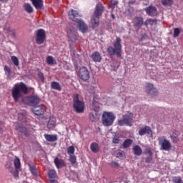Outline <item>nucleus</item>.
<instances>
[{
	"label": "nucleus",
	"mask_w": 183,
	"mask_h": 183,
	"mask_svg": "<svg viewBox=\"0 0 183 183\" xmlns=\"http://www.w3.org/2000/svg\"><path fill=\"white\" fill-rule=\"evenodd\" d=\"M22 94H28V87L24 82L15 84L14 88L11 90V95L14 102H18L19 98H22Z\"/></svg>",
	"instance_id": "obj_1"
},
{
	"label": "nucleus",
	"mask_w": 183,
	"mask_h": 183,
	"mask_svg": "<svg viewBox=\"0 0 183 183\" xmlns=\"http://www.w3.org/2000/svg\"><path fill=\"white\" fill-rule=\"evenodd\" d=\"M121 38L117 36L116 40L114 43V46H109L107 48V52L110 56H113V55H117L118 58H121L122 52V45H121Z\"/></svg>",
	"instance_id": "obj_2"
},
{
	"label": "nucleus",
	"mask_w": 183,
	"mask_h": 183,
	"mask_svg": "<svg viewBox=\"0 0 183 183\" xmlns=\"http://www.w3.org/2000/svg\"><path fill=\"white\" fill-rule=\"evenodd\" d=\"M103 11L104 6L101 3L97 4L94 11V16L91 20L93 29L99 26V16L102 15Z\"/></svg>",
	"instance_id": "obj_3"
},
{
	"label": "nucleus",
	"mask_w": 183,
	"mask_h": 183,
	"mask_svg": "<svg viewBox=\"0 0 183 183\" xmlns=\"http://www.w3.org/2000/svg\"><path fill=\"white\" fill-rule=\"evenodd\" d=\"M73 108L76 114H84L85 111V102L79 100V96L75 94L73 98Z\"/></svg>",
	"instance_id": "obj_4"
},
{
	"label": "nucleus",
	"mask_w": 183,
	"mask_h": 183,
	"mask_svg": "<svg viewBox=\"0 0 183 183\" xmlns=\"http://www.w3.org/2000/svg\"><path fill=\"white\" fill-rule=\"evenodd\" d=\"M116 117L113 112H104L102 117V122L104 127H111L115 121Z\"/></svg>",
	"instance_id": "obj_5"
},
{
	"label": "nucleus",
	"mask_w": 183,
	"mask_h": 183,
	"mask_svg": "<svg viewBox=\"0 0 183 183\" xmlns=\"http://www.w3.org/2000/svg\"><path fill=\"white\" fill-rule=\"evenodd\" d=\"M134 114L132 113L127 112L126 114L123 115V119L118 121V124L119 127H124V125H127V127H132L134 124Z\"/></svg>",
	"instance_id": "obj_6"
},
{
	"label": "nucleus",
	"mask_w": 183,
	"mask_h": 183,
	"mask_svg": "<svg viewBox=\"0 0 183 183\" xmlns=\"http://www.w3.org/2000/svg\"><path fill=\"white\" fill-rule=\"evenodd\" d=\"M46 39V34L45 33V30L42 29H38L36 34V44H37V45H42Z\"/></svg>",
	"instance_id": "obj_7"
},
{
	"label": "nucleus",
	"mask_w": 183,
	"mask_h": 183,
	"mask_svg": "<svg viewBox=\"0 0 183 183\" xmlns=\"http://www.w3.org/2000/svg\"><path fill=\"white\" fill-rule=\"evenodd\" d=\"M159 145L161 147V149L163 151H169L172 148L171 145V142L168 139L165 138V137H159Z\"/></svg>",
	"instance_id": "obj_8"
},
{
	"label": "nucleus",
	"mask_w": 183,
	"mask_h": 183,
	"mask_svg": "<svg viewBox=\"0 0 183 183\" xmlns=\"http://www.w3.org/2000/svg\"><path fill=\"white\" fill-rule=\"evenodd\" d=\"M79 76L82 81H88L89 79V71L85 66H82L79 70Z\"/></svg>",
	"instance_id": "obj_9"
},
{
	"label": "nucleus",
	"mask_w": 183,
	"mask_h": 183,
	"mask_svg": "<svg viewBox=\"0 0 183 183\" xmlns=\"http://www.w3.org/2000/svg\"><path fill=\"white\" fill-rule=\"evenodd\" d=\"M144 25V18L142 16H136L133 19V26L137 31H139Z\"/></svg>",
	"instance_id": "obj_10"
},
{
	"label": "nucleus",
	"mask_w": 183,
	"mask_h": 183,
	"mask_svg": "<svg viewBox=\"0 0 183 183\" xmlns=\"http://www.w3.org/2000/svg\"><path fill=\"white\" fill-rule=\"evenodd\" d=\"M146 92L151 97H157L158 95V90L154 86V84L147 83L146 85Z\"/></svg>",
	"instance_id": "obj_11"
},
{
	"label": "nucleus",
	"mask_w": 183,
	"mask_h": 183,
	"mask_svg": "<svg viewBox=\"0 0 183 183\" xmlns=\"http://www.w3.org/2000/svg\"><path fill=\"white\" fill-rule=\"evenodd\" d=\"M69 18L73 21V22H77L81 18V15L79 14V11L77 10L71 9L69 11Z\"/></svg>",
	"instance_id": "obj_12"
},
{
	"label": "nucleus",
	"mask_w": 183,
	"mask_h": 183,
	"mask_svg": "<svg viewBox=\"0 0 183 183\" xmlns=\"http://www.w3.org/2000/svg\"><path fill=\"white\" fill-rule=\"evenodd\" d=\"M146 134H147V135L150 134V136L152 137V129H151L149 126H145L139 130V135H140V137L146 135Z\"/></svg>",
	"instance_id": "obj_13"
},
{
	"label": "nucleus",
	"mask_w": 183,
	"mask_h": 183,
	"mask_svg": "<svg viewBox=\"0 0 183 183\" xmlns=\"http://www.w3.org/2000/svg\"><path fill=\"white\" fill-rule=\"evenodd\" d=\"M67 36L71 42H76L78 39V34L75 30H69L67 31Z\"/></svg>",
	"instance_id": "obj_14"
},
{
	"label": "nucleus",
	"mask_w": 183,
	"mask_h": 183,
	"mask_svg": "<svg viewBox=\"0 0 183 183\" xmlns=\"http://www.w3.org/2000/svg\"><path fill=\"white\" fill-rule=\"evenodd\" d=\"M76 24L78 25V28L80 31H81L82 34H85L86 32L88 31V25L84 22L82 20H79L76 21Z\"/></svg>",
	"instance_id": "obj_15"
},
{
	"label": "nucleus",
	"mask_w": 183,
	"mask_h": 183,
	"mask_svg": "<svg viewBox=\"0 0 183 183\" xmlns=\"http://www.w3.org/2000/svg\"><path fill=\"white\" fill-rule=\"evenodd\" d=\"M29 102L31 105L36 107L41 102V99L37 95L30 96L29 97Z\"/></svg>",
	"instance_id": "obj_16"
},
{
	"label": "nucleus",
	"mask_w": 183,
	"mask_h": 183,
	"mask_svg": "<svg viewBox=\"0 0 183 183\" xmlns=\"http://www.w3.org/2000/svg\"><path fill=\"white\" fill-rule=\"evenodd\" d=\"M16 131H19V132L24 134L26 137H29V132H28V129L21 124H17L16 125Z\"/></svg>",
	"instance_id": "obj_17"
},
{
	"label": "nucleus",
	"mask_w": 183,
	"mask_h": 183,
	"mask_svg": "<svg viewBox=\"0 0 183 183\" xmlns=\"http://www.w3.org/2000/svg\"><path fill=\"white\" fill-rule=\"evenodd\" d=\"M54 162L57 169H59V168H64V167H66L65 161H64V159H59V157H56L54 160Z\"/></svg>",
	"instance_id": "obj_18"
},
{
	"label": "nucleus",
	"mask_w": 183,
	"mask_h": 183,
	"mask_svg": "<svg viewBox=\"0 0 183 183\" xmlns=\"http://www.w3.org/2000/svg\"><path fill=\"white\" fill-rule=\"evenodd\" d=\"M146 12L149 16H155L158 14L157 8L153 6H150L146 9Z\"/></svg>",
	"instance_id": "obj_19"
},
{
	"label": "nucleus",
	"mask_w": 183,
	"mask_h": 183,
	"mask_svg": "<svg viewBox=\"0 0 183 183\" xmlns=\"http://www.w3.org/2000/svg\"><path fill=\"white\" fill-rule=\"evenodd\" d=\"M55 127H56V119L54 116H51L47 123V128L49 129H54Z\"/></svg>",
	"instance_id": "obj_20"
},
{
	"label": "nucleus",
	"mask_w": 183,
	"mask_h": 183,
	"mask_svg": "<svg viewBox=\"0 0 183 183\" xmlns=\"http://www.w3.org/2000/svg\"><path fill=\"white\" fill-rule=\"evenodd\" d=\"M32 112L35 115H37V117H39L44 113V109L40 105L34 106L32 108Z\"/></svg>",
	"instance_id": "obj_21"
},
{
	"label": "nucleus",
	"mask_w": 183,
	"mask_h": 183,
	"mask_svg": "<svg viewBox=\"0 0 183 183\" xmlns=\"http://www.w3.org/2000/svg\"><path fill=\"white\" fill-rule=\"evenodd\" d=\"M36 9H42L44 1L42 0H30Z\"/></svg>",
	"instance_id": "obj_22"
},
{
	"label": "nucleus",
	"mask_w": 183,
	"mask_h": 183,
	"mask_svg": "<svg viewBox=\"0 0 183 183\" xmlns=\"http://www.w3.org/2000/svg\"><path fill=\"white\" fill-rule=\"evenodd\" d=\"M91 58L92 61H94V62H101V61L102 60V56H101V54H99V52L98 51L92 53V54L91 55Z\"/></svg>",
	"instance_id": "obj_23"
},
{
	"label": "nucleus",
	"mask_w": 183,
	"mask_h": 183,
	"mask_svg": "<svg viewBox=\"0 0 183 183\" xmlns=\"http://www.w3.org/2000/svg\"><path fill=\"white\" fill-rule=\"evenodd\" d=\"M44 138L48 142H55L58 141V136L56 134H44Z\"/></svg>",
	"instance_id": "obj_24"
},
{
	"label": "nucleus",
	"mask_w": 183,
	"mask_h": 183,
	"mask_svg": "<svg viewBox=\"0 0 183 183\" xmlns=\"http://www.w3.org/2000/svg\"><path fill=\"white\" fill-rule=\"evenodd\" d=\"M89 119L91 122H97L99 119L98 112H91L89 113Z\"/></svg>",
	"instance_id": "obj_25"
},
{
	"label": "nucleus",
	"mask_w": 183,
	"mask_h": 183,
	"mask_svg": "<svg viewBox=\"0 0 183 183\" xmlns=\"http://www.w3.org/2000/svg\"><path fill=\"white\" fill-rule=\"evenodd\" d=\"M90 149L94 154H98L99 152V145L97 142H92L90 144Z\"/></svg>",
	"instance_id": "obj_26"
},
{
	"label": "nucleus",
	"mask_w": 183,
	"mask_h": 183,
	"mask_svg": "<svg viewBox=\"0 0 183 183\" xmlns=\"http://www.w3.org/2000/svg\"><path fill=\"white\" fill-rule=\"evenodd\" d=\"M24 9L27 14H32L34 12V7L29 3H25L24 4Z\"/></svg>",
	"instance_id": "obj_27"
},
{
	"label": "nucleus",
	"mask_w": 183,
	"mask_h": 183,
	"mask_svg": "<svg viewBox=\"0 0 183 183\" xmlns=\"http://www.w3.org/2000/svg\"><path fill=\"white\" fill-rule=\"evenodd\" d=\"M92 111H94V112H99V103L97 102L95 98L93 99Z\"/></svg>",
	"instance_id": "obj_28"
},
{
	"label": "nucleus",
	"mask_w": 183,
	"mask_h": 183,
	"mask_svg": "<svg viewBox=\"0 0 183 183\" xmlns=\"http://www.w3.org/2000/svg\"><path fill=\"white\" fill-rule=\"evenodd\" d=\"M51 89H56V91H62L61 84H59V83H58V81H51Z\"/></svg>",
	"instance_id": "obj_29"
},
{
	"label": "nucleus",
	"mask_w": 183,
	"mask_h": 183,
	"mask_svg": "<svg viewBox=\"0 0 183 183\" xmlns=\"http://www.w3.org/2000/svg\"><path fill=\"white\" fill-rule=\"evenodd\" d=\"M133 151L134 155H137V157L142 155V149H141V147L139 145H135L133 147Z\"/></svg>",
	"instance_id": "obj_30"
},
{
	"label": "nucleus",
	"mask_w": 183,
	"mask_h": 183,
	"mask_svg": "<svg viewBox=\"0 0 183 183\" xmlns=\"http://www.w3.org/2000/svg\"><path fill=\"white\" fill-rule=\"evenodd\" d=\"M29 171L34 177H38V172L36 171V166L34 164H29Z\"/></svg>",
	"instance_id": "obj_31"
},
{
	"label": "nucleus",
	"mask_w": 183,
	"mask_h": 183,
	"mask_svg": "<svg viewBox=\"0 0 183 183\" xmlns=\"http://www.w3.org/2000/svg\"><path fill=\"white\" fill-rule=\"evenodd\" d=\"M131 145H132V139H127L123 142L122 147H123L124 149H126V148H129V147H131Z\"/></svg>",
	"instance_id": "obj_32"
},
{
	"label": "nucleus",
	"mask_w": 183,
	"mask_h": 183,
	"mask_svg": "<svg viewBox=\"0 0 183 183\" xmlns=\"http://www.w3.org/2000/svg\"><path fill=\"white\" fill-rule=\"evenodd\" d=\"M46 61L48 65H55L56 64V61L54 59L52 56H48L46 59Z\"/></svg>",
	"instance_id": "obj_33"
},
{
	"label": "nucleus",
	"mask_w": 183,
	"mask_h": 183,
	"mask_svg": "<svg viewBox=\"0 0 183 183\" xmlns=\"http://www.w3.org/2000/svg\"><path fill=\"white\" fill-rule=\"evenodd\" d=\"M116 157L117 158H119V159H125V152L119 150L116 152Z\"/></svg>",
	"instance_id": "obj_34"
},
{
	"label": "nucleus",
	"mask_w": 183,
	"mask_h": 183,
	"mask_svg": "<svg viewBox=\"0 0 183 183\" xmlns=\"http://www.w3.org/2000/svg\"><path fill=\"white\" fill-rule=\"evenodd\" d=\"M4 69L6 76L8 77L11 76V74H12V70L11 69V67L8 66H4Z\"/></svg>",
	"instance_id": "obj_35"
},
{
	"label": "nucleus",
	"mask_w": 183,
	"mask_h": 183,
	"mask_svg": "<svg viewBox=\"0 0 183 183\" xmlns=\"http://www.w3.org/2000/svg\"><path fill=\"white\" fill-rule=\"evenodd\" d=\"M48 175H49V178H51V179L56 178L57 177L56 171H55L54 169H50L49 171Z\"/></svg>",
	"instance_id": "obj_36"
},
{
	"label": "nucleus",
	"mask_w": 183,
	"mask_h": 183,
	"mask_svg": "<svg viewBox=\"0 0 183 183\" xmlns=\"http://www.w3.org/2000/svg\"><path fill=\"white\" fill-rule=\"evenodd\" d=\"M162 4L164 6H171L174 4V0H162Z\"/></svg>",
	"instance_id": "obj_37"
},
{
	"label": "nucleus",
	"mask_w": 183,
	"mask_h": 183,
	"mask_svg": "<svg viewBox=\"0 0 183 183\" xmlns=\"http://www.w3.org/2000/svg\"><path fill=\"white\" fill-rule=\"evenodd\" d=\"M11 59L15 66H19V59L16 56H11Z\"/></svg>",
	"instance_id": "obj_38"
},
{
	"label": "nucleus",
	"mask_w": 183,
	"mask_h": 183,
	"mask_svg": "<svg viewBox=\"0 0 183 183\" xmlns=\"http://www.w3.org/2000/svg\"><path fill=\"white\" fill-rule=\"evenodd\" d=\"M14 167L16 169H19V168H21V160L18 157H16L14 159Z\"/></svg>",
	"instance_id": "obj_39"
},
{
	"label": "nucleus",
	"mask_w": 183,
	"mask_h": 183,
	"mask_svg": "<svg viewBox=\"0 0 183 183\" xmlns=\"http://www.w3.org/2000/svg\"><path fill=\"white\" fill-rule=\"evenodd\" d=\"M69 162L71 165H75V164H76V157L74 154H70Z\"/></svg>",
	"instance_id": "obj_40"
},
{
	"label": "nucleus",
	"mask_w": 183,
	"mask_h": 183,
	"mask_svg": "<svg viewBox=\"0 0 183 183\" xmlns=\"http://www.w3.org/2000/svg\"><path fill=\"white\" fill-rule=\"evenodd\" d=\"M170 138L174 144H177V142L179 141V139L178 138V134H177L176 133H174L172 135H171Z\"/></svg>",
	"instance_id": "obj_41"
},
{
	"label": "nucleus",
	"mask_w": 183,
	"mask_h": 183,
	"mask_svg": "<svg viewBox=\"0 0 183 183\" xmlns=\"http://www.w3.org/2000/svg\"><path fill=\"white\" fill-rule=\"evenodd\" d=\"M179 34H181V30L178 28H174L173 34L174 38H178V36H179Z\"/></svg>",
	"instance_id": "obj_42"
},
{
	"label": "nucleus",
	"mask_w": 183,
	"mask_h": 183,
	"mask_svg": "<svg viewBox=\"0 0 183 183\" xmlns=\"http://www.w3.org/2000/svg\"><path fill=\"white\" fill-rule=\"evenodd\" d=\"M172 182L174 183H183V181H182V179H181V177H173Z\"/></svg>",
	"instance_id": "obj_43"
},
{
	"label": "nucleus",
	"mask_w": 183,
	"mask_h": 183,
	"mask_svg": "<svg viewBox=\"0 0 183 183\" xmlns=\"http://www.w3.org/2000/svg\"><path fill=\"white\" fill-rule=\"evenodd\" d=\"M67 154H75V147L70 146L67 149Z\"/></svg>",
	"instance_id": "obj_44"
},
{
	"label": "nucleus",
	"mask_w": 183,
	"mask_h": 183,
	"mask_svg": "<svg viewBox=\"0 0 183 183\" xmlns=\"http://www.w3.org/2000/svg\"><path fill=\"white\" fill-rule=\"evenodd\" d=\"M110 165H111V167H113L114 168H118V167H119V164H118V162H114V161L110 163Z\"/></svg>",
	"instance_id": "obj_45"
},
{
	"label": "nucleus",
	"mask_w": 183,
	"mask_h": 183,
	"mask_svg": "<svg viewBox=\"0 0 183 183\" xmlns=\"http://www.w3.org/2000/svg\"><path fill=\"white\" fill-rule=\"evenodd\" d=\"M149 25H157V19H149Z\"/></svg>",
	"instance_id": "obj_46"
},
{
	"label": "nucleus",
	"mask_w": 183,
	"mask_h": 183,
	"mask_svg": "<svg viewBox=\"0 0 183 183\" xmlns=\"http://www.w3.org/2000/svg\"><path fill=\"white\" fill-rule=\"evenodd\" d=\"M113 144H119V137H114L112 140Z\"/></svg>",
	"instance_id": "obj_47"
},
{
	"label": "nucleus",
	"mask_w": 183,
	"mask_h": 183,
	"mask_svg": "<svg viewBox=\"0 0 183 183\" xmlns=\"http://www.w3.org/2000/svg\"><path fill=\"white\" fill-rule=\"evenodd\" d=\"M151 161H152V156H149L146 158L145 162H147V164H149Z\"/></svg>",
	"instance_id": "obj_48"
},
{
	"label": "nucleus",
	"mask_w": 183,
	"mask_h": 183,
	"mask_svg": "<svg viewBox=\"0 0 183 183\" xmlns=\"http://www.w3.org/2000/svg\"><path fill=\"white\" fill-rule=\"evenodd\" d=\"M118 4V2L115 0H112L111 1V5L112 6H115V5H117Z\"/></svg>",
	"instance_id": "obj_49"
},
{
	"label": "nucleus",
	"mask_w": 183,
	"mask_h": 183,
	"mask_svg": "<svg viewBox=\"0 0 183 183\" xmlns=\"http://www.w3.org/2000/svg\"><path fill=\"white\" fill-rule=\"evenodd\" d=\"M147 154H149V156H152V151L150 149L146 150Z\"/></svg>",
	"instance_id": "obj_50"
},
{
	"label": "nucleus",
	"mask_w": 183,
	"mask_h": 183,
	"mask_svg": "<svg viewBox=\"0 0 183 183\" xmlns=\"http://www.w3.org/2000/svg\"><path fill=\"white\" fill-rule=\"evenodd\" d=\"M39 78L41 79V81H44V74L42 73L39 74Z\"/></svg>",
	"instance_id": "obj_51"
},
{
	"label": "nucleus",
	"mask_w": 183,
	"mask_h": 183,
	"mask_svg": "<svg viewBox=\"0 0 183 183\" xmlns=\"http://www.w3.org/2000/svg\"><path fill=\"white\" fill-rule=\"evenodd\" d=\"M144 24L145 25V26H148L149 25V19L146 20L144 22Z\"/></svg>",
	"instance_id": "obj_52"
},
{
	"label": "nucleus",
	"mask_w": 183,
	"mask_h": 183,
	"mask_svg": "<svg viewBox=\"0 0 183 183\" xmlns=\"http://www.w3.org/2000/svg\"><path fill=\"white\" fill-rule=\"evenodd\" d=\"M50 183H58V181L54 180V179H51Z\"/></svg>",
	"instance_id": "obj_53"
},
{
	"label": "nucleus",
	"mask_w": 183,
	"mask_h": 183,
	"mask_svg": "<svg viewBox=\"0 0 183 183\" xmlns=\"http://www.w3.org/2000/svg\"><path fill=\"white\" fill-rule=\"evenodd\" d=\"M0 2H8V0H0Z\"/></svg>",
	"instance_id": "obj_54"
},
{
	"label": "nucleus",
	"mask_w": 183,
	"mask_h": 183,
	"mask_svg": "<svg viewBox=\"0 0 183 183\" xmlns=\"http://www.w3.org/2000/svg\"><path fill=\"white\" fill-rule=\"evenodd\" d=\"M134 2H135V1H129V4H133Z\"/></svg>",
	"instance_id": "obj_55"
},
{
	"label": "nucleus",
	"mask_w": 183,
	"mask_h": 183,
	"mask_svg": "<svg viewBox=\"0 0 183 183\" xmlns=\"http://www.w3.org/2000/svg\"><path fill=\"white\" fill-rule=\"evenodd\" d=\"M21 101L23 103H25V99H22Z\"/></svg>",
	"instance_id": "obj_56"
},
{
	"label": "nucleus",
	"mask_w": 183,
	"mask_h": 183,
	"mask_svg": "<svg viewBox=\"0 0 183 183\" xmlns=\"http://www.w3.org/2000/svg\"><path fill=\"white\" fill-rule=\"evenodd\" d=\"M112 18H114V14L112 15Z\"/></svg>",
	"instance_id": "obj_57"
}]
</instances>
